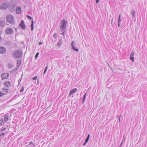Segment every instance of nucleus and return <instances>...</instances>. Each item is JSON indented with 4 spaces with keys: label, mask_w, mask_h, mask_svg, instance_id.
<instances>
[{
    "label": "nucleus",
    "mask_w": 147,
    "mask_h": 147,
    "mask_svg": "<svg viewBox=\"0 0 147 147\" xmlns=\"http://www.w3.org/2000/svg\"><path fill=\"white\" fill-rule=\"evenodd\" d=\"M67 22L65 20L63 19L59 23V26L60 28V31L61 32H63L66 29V25Z\"/></svg>",
    "instance_id": "f257e3e1"
},
{
    "label": "nucleus",
    "mask_w": 147,
    "mask_h": 147,
    "mask_svg": "<svg viewBox=\"0 0 147 147\" xmlns=\"http://www.w3.org/2000/svg\"><path fill=\"white\" fill-rule=\"evenodd\" d=\"M22 51L21 50H15L13 52V56L16 58H19L22 56Z\"/></svg>",
    "instance_id": "f03ea898"
},
{
    "label": "nucleus",
    "mask_w": 147,
    "mask_h": 147,
    "mask_svg": "<svg viewBox=\"0 0 147 147\" xmlns=\"http://www.w3.org/2000/svg\"><path fill=\"white\" fill-rule=\"evenodd\" d=\"M7 21L9 23L12 24L14 22V18L13 16L11 15H7L6 17Z\"/></svg>",
    "instance_id": "7ed1b4c3"
},
{
    "label": "nucleus",
    "mask_w": 147,
    "mask_h": 147,
    "mask_svg": "<svg viewBox=\"0 0 147 147\" xmlns=\"http://www.w3.org/2000/svg\"><path fill=\"white\" fill-rule=\"evenodd\" d=\"M19 26L23 30H25L26 29V26L24 24L23 20H22L20 22Z\"/></svg>",
    "instance_id": "20e7f679"
},
{
    "label": "nucleus",
    "mask_w": 147,
    "mask_h": 147,
    "mask_svg": "<svg viewBox=\"0 0 147 147\" xmlns=\"http://www.w3.org/2000/svg\"><path fill=\"white\" fill-rule=\"evenodd\" d=\"M9 74L7 73H5L1 75V79L2 80H3L7 78L9 76Z\"/></svg>",
    "instance_id": "39448f33"
},
{
    "label": "nucleus",
    "mask_w": 147,
    "mask_h": 147,
    "mask_svg": "<svg viewBox=\"0 0 147 147\" xmlns=\"http://www.w3.org/2000/svg\"><path fill=\"white\" fill-rule=\"evenodd\" d=\"M13 32V29L11 28H8L5 30V32L7 34H11Z\"/></svg>",
    "instance_id": "423d86ee"
},
{
    "label": "nucleus",
    "mask_w": 147,
    "mask_h": 147,
    "mask_svg": "<svg viewBox=\"0 0 147 147\" xmlns=\"http://www.w3.org/2000/svg\"><path fill=\"white\" fill-rule=\"evenodd\" d=\"M6 51V49L5 48L3 47L0 46V53L3 54Z\"/></svg>",
    "instance_id": "0eeeda50"
},
{
    "label": "nucleus",
    "mask_w": 147,
    "mask_h": 147,
    "mask_svg": "<svg viewBox=\"0 0 147 147\" xmlns=\"http://www.w3.org/2000/svg\"><path fill=\"white\" fill-rule=\"evenodd\" d=\"M0 7L1 9H7L8 6L7 3H3L1 5Z\"/></svg>",
    "instance_id": "6e6552de"
},
{
    "label": "nucleus",
    "mask_w": 147,
    "mask_h": 147,
    "mask_svg": "<svg viewBox=\"0 0 147 147\" xmlns=\"http://www.w3.org/2000/svg\"><path fill=\"white\" fill-rule=\"evenodd\" d=\"M134 52H133L131 53L130 57V59L133 62H134Z\"/></svg>",
    "instance_id": "1a4fd4ad"
},
{
    "label": "nucleus",
    "mask_w": 147,
    "mask_h": 147,
    "mask_svg": "<svg viewBox=\"0 0 147 147\" xmlns=\"http://www.w3.org/2000/svg\"><path fill=\"white\" fill-rule=\"evenodd\" d=\"M77 88H75L71 90L70 91L69 96H70L73 93L77 91Z\"/></svg>",
    "instance_id": "9d476101"
},
{
    "label": "nucleus",
    "mask_w": 147,
    "mask_h": 147,
    "mask_svg": "<svg viewBox=\"0 0 147 147\" xmlns=\"http://www.w3.org/2000/svg\"><path fill=\"white\" fill-rule=\"evenodd\" d=\"M4 84L6 87H9L11 86L10 83L9 81H7L5 82L4 83Z\"/></svg>",
    "instance_id": "9b49d317"
},
{
    "label": "nucleus",
    "mask_w": 147,
    "mask_h": 147,
    "mask_svg": "<svg viewBox=\"0 0 147 147\" xmlns=\"http://www.w3.org/2000/svg\"><path fill=\"white\" fill-rule=\"evenodd\" d=\"M5 20H1L0 21V26L3 27L5 26Z\"/></svg>",
    "instance_id": "f8f14e48"
},
{
    "label": "nucleus",
    "mask_w": 147,
    "mask_h": 147,
    "mask_svg": "<svg viewBox=\"0 0 147 147\" xmlns=\"http://www.w3.org/2000/svg\"><path fill=\"white\" fill-rule=\"evenodd\" d=\"M21 8L20 7H17L16 9V13L17 14H20L21 13Z\"/></svg>",
    "instance_id": "ddd939ff"
},
{
    "label": "nucleus",
    "mask_w": 147,
    "mask_h": 147,
    "mask_svg": "<svg viewBox=\"0 0 147 147\" xmlns=\"http://www.w3.org/2000/svg\"><path fill=\"white\" fill-rule=\"evenodd\" d=\"M34 22H33V19H32V21L31 22V25H30V26H31V30L32 31H33L34 30Z\"/></svg>",
    "instance_id": "4468645a"
},
{
    "label": "nucleus",
    "mask_w": 147,
    "mask_h": 147,
    "mask_svg": "<svg viewBox=\"0 0 147 147\" xmlns=\"http://www.w3.org/2000/svg\"><path fill=\"white\" fill-rule=\"evenodd\" d=\"M22 63V61L21 60H17V67H19L20 66L21 63Z\"/></svg>",
    "instance_id": "2eb2a0df"
},
{
    "label": "nucleus",
    "mask_w": 147,
    "mask_h": 147,
    "mask_svg": "<svg viewBox=\"0 0 147 147\" xmlns=\"http://www.w3.org/2000/svg\"><path fill=\"white\" fill-rule=\"evenodd\" d=\"M62 40L61 38L60 39H59V41L57 43V45L58 46H61L62 43Z\"/></svg>",
    "instance_id": "dca6fc26"
},
{
    "label": "nucleus",
    "mask_w": 147,
    "mask_h": 147,
    "mask_svg": "<svg viewBox=\"0 0 147 147\" xmlns=\"http://www.w3.org/2000/svg\"><path fill=\"white\" fill-rule=\"evenodd\" d=\"M86 93L83 96V98H82V103H84L85 100L86 96Z\"/></svg>",
    "instance_id": "f3484780"
},
{
    "label": "nucleus",
    "mask_w": 147,
    "mask_h": 147,
    "mask_svg": "<svg viewBox=\"0 0 147 147\" xmlns=\"http://www.w3.org/2000/svg\"><path fill=\"white\" fill-rule=\"evenodd\" d=\"M5 44L7 46H9L11 45V43L9 41L6 40L5 42Z\"/></svg>",
    "instance_id": "a211bd4d"
},
{
    "label": "nucleus",
    "mask_w": 147,
    "mask_h": 147,
    "mask_svg": "<svg viewBox=\"0 0 147 147\" xmlns=\"http://www.w3.org/2000/svg\"><path fill=\"white\" fill-rule=\"evenodd\" d=\"M131 13L132 15L133 18H135V17L136 11L134 10H131Z\"/></svg>",
    "instance_id": "6ab92c4d"
},
{
    "label": "nucleus",
    "mask_w": 147,
    "mask_h": 147,
    "mask_svg": "<svg viewBox=\"0 0 147 147\" xmlns=\"http://www.w3.org/2000/svg\"><path fill=\"white\" fill-rule=\"evenodd\" d=\"M71 49H72L74 51L78 52L79 51L78 49L76 48L75 47L74 45L72 46V47H71Z\"/></svg>",
    "instance_id": "aec40b11"
},
{
    "label": "nucleus",
    "mask_w": 147,
    "mask_h": 147,
    "mask_svg": "<svg viewBox=\"0 0 147 147\" xmlns=\"http://www.w3.org/2000/svg\"><path fill=\"white\" fill-rule=\"evenodd\" d=\"M9 117L7 115H5L4 117V122H6L8 120Z\"/></svg>",
    "instance_id": "412c9836"
},
{
    "label": "nucleus",
    "mask_w": 147,
    "mask_h": 147,
    "mask_svg": "<svg viewBox=\"0 0 147 147\" xmlns=\"http://www.w3.org/2000/svg\"><path fill=\"white\" fill-rule=\"evenodd\" d=\"M28 145H31V147H34L35 146V144H33V142L31 141L29 142Z\"/></svg>",
    "instance_id": "4be33fe9"
},
{
    "label": "nucleus",
    "mask_w": 147,
    "mask_h": 147,
    "mask_svg": "<svg viewBox=\"0 0 147 147\" xmlns=\"http://www.w3.org/2000/svg\"><path fill=\"white\" fill-rule=\"evenodd\" d=\"M5 122H4V120L2 119L0 120V125L1 126L3 125Z\"/></svg>",
    "instance_id": "5701e85b"
},
{
    "label": "nucleus",
    "mask_w": 147,
    "mask_h": 147,
    "mask_svg": "<svg viewBox=\"0 0 147 147\" xmlns=\"http://www.w3.org/2000/svg\"><path fill=\"white\" fill-rule=\"evenodd\" d=\"M1 90H2V91L3 92H6L7 93L8 91H5V90H8L7 89H6V88H3L1 89Z\"/></svg>",
    "instance_id": "b1692460"
},
{
    "label": "nucleus",
    "mask_w": 147,
    "mask_h": 147,
    "mask_svg": "<svg viewBox=\"0 0 147 147\" xmlns=\"http://www.w3.org/2000/svg\"><path fill=\"white\" fill-rule=\"evenodd\" d=\"M121 14H120L119 16V18L118 21V22L120 23L121 22Z\"/></svg>",
    "instance_id": "393cba45"
},
{
    "label": "nucleus",
    "mask_w": 147,
    "mask_h": 147,
    "mask_svg": "<svg viewBox=\"0 0 147 147\" xmlns=\"http://www.w3.org/2000/svg\"><path fill=\"white\" fill-rule=\"evenodd\" d=\"M48 68V66L47 65L46 66V67L45 68V69H44V72H43V74H45L46 73V71H47Z\"/></svg>",
    "instance_id": "a878e982"
},
{
    "label": "nucleus",
    "mask_w": 147,
    "mask_h": 147,
    "mask_svg": "<svg viewBox=\"0 0 147 147\" xmlns=\"http://www.w3.org/2000/svg\"><path fill=\"white\" fill-rule=\"evenodd\" d=\"M5 94L4 93H3L0 90V97L3 96V95H4L6 94Z\"/></svg>",
    "instance_id": "bb28decb"
},
{
    "label": "nucleus",
    "mask_w": 147,
    "mask_h": 147,
    "mask_svg": "<svg viewBox=\"0 0 147 147\" xmlns=\"http://www.w3.org/2000/svg\"><path fill=\"white\" fill-rule=\"evenodd\" d=\"M8 67L9 68L11 69L13 68V66L11 64H8Z\"/></svg>",
    "instance_id": "cd10ccee"
},
{
    "label": "nucleus",
    "mask_w": 147,
    "mask_h": 147,
    "mask_svg": "<svg viewBox=\"0 0 147 147\" xmlns=\"http://www.w3.org/2000/svg\"><path fill=\"white\" fill-rule=\"evenodd\" d=\"M39 53L38 52L36 54L35 56V59H37V57H38L39 55Z\"/></svg>",
    "instance_id": "c85d7f7f"
},
{
    "label": "nucleus",
    "mask_w": 147,
    "mask_h": 147,
    "mask_svg": "<svg viewBox=\"0 0 147 147\" xmlns=\"http://www.w3.org/2000/svg\"><path fill=\"white\" fill-rule=\"evenodd\" d=\"M24 87L23 86H22L21 88L20 92H22L24 91Z\"/></svg>",
    "instance_id": "c756f323"
},
{
    "label": "nucleus",
    "mask_w": 147,
    "mask_h": 147,
    "mask_svg": "<svg viewBox=\"0 0 147 147\" xmlns=\"http://www.w3.org/2000/svg\"><path fill=\"white\" fill-rule=\"evenodd\" d=\"M57 37V33H55L53 34V37L54 38H56Z\"/></svg>",
    "instance_id": "7c9ffc66"
},
{
    "label": "nucleus",
    "mask_w": 147,
    "mask_h": 147,
    "mask_svg": "<svg viewBox=\"0 0 147 147\" xmlns=\"http://www.w3.org/2000/svg\"><path fill=\"white\" fill-rule=\"evenodd\" d=\"M26 16L27 17L28 19L30 20H32L33 19L32 17H31L29 15H26Z\"/></svg>",
    "instance_id": "2f4dec72"
},
{
    "label": "nucleus",
    "mask_w": 147,
    "mask_h": 147,
    "mask_svg": "<svg viewBox=\"0 0 147 147\" xmlns=\"http://www.w3.org/2000/svg\"><path fill=\"white\" fill-rule=\"evenodd\" d=\"M5 135V133H2L0 134V137H2V136H4Z\"/></svg>",
    "instance_id": "473e14b6"
},
{
    "label": "nucleus",
    "mask_w": 147,
    "mask_h": 147,
    "mask_svg": "<svg viewBox=\"0 0 147 147\" xmlns=\"http://www.w3.org/2000/svg\"><path fill=\"white\" fill-rule=\"evenodd\" d=\"M122 116V115H119V116H117V117H118V118H119V122H120V118Z\"/></svg>",
    "instance_id": "72a5a7b5"
},
{
    "label": "nucleus",
    "mask_w": 147,
    "mask_h": 147,
    "mask_svg": "<svg viewBox=\"0 0 147 147\" xmlns=\"http://www.w3.org/2000/svg\"><path fill=\"white\" fill-rule=\"evenodd\" d=\"M65 31H63V32H62V33H61V34L63 36V38H65Z\"/></svg>",
    "instance_id": "f704fd0d"
},
{
    "label": "nucleus",
    "mask_w": 147,
    "mask_h": 147,
    "mask_svg": "<svg viewBox=\"0 0 147 147\" xmlns=\"http://www.w3.org/2000/svg\"><path fill=\"white\" fill-rule=\"evenodd\" d=\"M1 131L2 132L4 131L6 129V127H4L3 128H1Z\"/></svg>",
    "instance_id": "c9c22d12"
},
{
    "label": "nucleus",
    "mask_w": 147,
    "mask_h": 147,
    "mask_svg": "<svg viewBox=\"0 0 147 147\" xmlns=\"http://www.w3.org/2000/svg\"><path fill=\"white\" fill-rule=\"evenodd\" d=\"M74 45V41H73L72 42H71V47H72V46L73 45Z\"/></svg>",
    "instance_id": "e433bc0d"
},
{
    "label": "nucleus",
    "mask_w": 147,
    "mask_h": 147,
    "mask_svg": "<svg viewBox=\"0 0 147 147\" xmlns=\"http://www.w3.org/2000/svg\"><path fill=\"white\" fill-rule=\"evenodd\" d=\"M22 78H21L18 81V83L19 84H20L21 82V80Z\"/></svg>",
    "instance_id": "4c0bfd02"
},
{
    "label": "nucleus",
    "mask_w": 147,
    "mask_h": 147,
    "mask_svg": "<svg viewBox=\"0 0 147 147\" xmlns=\"http://www.w3.org/2000/svg\"><path fill=\"white\" fill-rule=\"evenodd\" d=\"M87 142L86 141H85L84 143L83 144V146H84L86 145V143L87 142Z\"/></svg>",
    "instance_id": "58836bf2"
},
{
    "label": "nucleus",
    "mask_w": 147,
    "mask_h": 147,
    "mask_svg": "<svg viewBox=\"0 0 147 147\" xmlns=\"http://www.w3.org/2000/svg\"><path fill=\"white\" fill-rule=\"evenodd\" d=\"M87 142L86 141H85L84 143L83 144V146H84L86 145V143L87 142Z\"/></svg>",
    "instance_id": "ea45409f"
},
{
    "label": "nucleus",
    "mask_w": 147,
    "mask_h": 147,
    "mask_svg": "<svg viewBox=\"0 0 147 147\" xmlns=\"http://www.w3.org/2000/svg\"><path fill=\"white\" fill-rule=\"evenodd\" d=\"M37 78V76H35V77H33L32 78V79L34 80H36V78Z\"/></svg>",
    "instance_id": "a19ab883"
},
{
    "label": "nucleus",
    "mask_w": 147,
    "mask_h": 147,
    "mask_svg": "<svg viewBox=\"0 0 147 147\" xmlns=\"http://www.w3.org/2000/svg\"><path fill=\"white\" fill-rule=\"evenodd\" d=\"M42 42H39L38 43V45H42Z\"/></svg>",
    "instance_id": "79ce46f5"
},
{
    "label": "nucleus",
    "mask_w": 147,
    "mask_h": 147,
    "mask_svg": "<svg viewBox=\"0 0 147 147\" xmlns=\"http://www.w3.org/2000/svg\"><path fill=\"white\" fill-rule=\"evenodd\" d=\"M89 140V138H87L86 139V140H85V141H86L87 142H88Z\"/></svg>",
    "instance_id": "37998d69"
},
{
    "label": "nucleus",
    "mask_w": 147,
    "mask_h": 147,
    "mask_svg": "<svg viewBox=\"0 0 147 147\" xmlns=\"http://www.w3.org/2000/svg\"><path fill=\"white\" fill-rule=\"evenodd\" d=\"M100 0H96V3L97 4Z\"/></svg>",
    "instance_id": "c03bdc74"
},
{
    "label": "nucleus",
    "mask_w": 147,
    "mask_h": 147,
    "mask_svg": "<svg viewBox=\"0 0 147 147\" xmlns=\"http://www.w3.org/2000/svg\"><path fill=\"white\" fill-rule=\"evenodd\" d=\"M117 24H118V27H120V23L118 22Z\"/></svg>",
    "instance_id": "a18cd8bd"
},
{
    "label": "nucleus",
    "mask_w": 147,
    "mask_h": 147,
    "mask_svg": "<svg viewBox=\"0 0 147 147\" xmlns=\"http://www.w3.org/2000/svg\"><path fill=\"white\" fill-rule=\"evenodd\" d=\"M90 137V135L89 134L88 135V136H87V138H88L89 139Z\"/></svg>",
    "instance_id": "49530a36"
},
{
    "label": "nucleus",
    "mask_w": 147,
    "mask_h": 147,
    "mask_svg": "<svg viewBox=\"0 0 147 147\" xmlns=\"http://www.w3.org/2000/svg\"><path fill=\"white\" fill-rule=\"evenodd\" d=\"M125 140V139H124V136H123V139L122 141V143L123 142V140Z\"/></svg>",
    "instance_id": "de8ad7c7"
},
{
    "label": "nucleus",
    "mask_w": 147,
    "mask_h": 147,
    "mask_svg": "<svg viewBox=\"0 0 147 147\" xmlns=\"http://www.w3.org/2000/svg\"><path fill=\"white\" fill-rule=\"evenodd\" d=\"M122 144V142H121V144H120V146H119V147H121Z\"/></svg>",
    "instance_id": "09e8293b"
},
{
    "label": "nucleus",
    "mask_w": 147,
    "mask_h": 147,
    "mask_svg": "<svg viewBox=\"0 0 147 147\" xmlns=\"http://www.w3.org/2000/svg\"><path fill=\"white\" fill-rule=\"evenodd\" d=\"M107 64L108 65V66L109 67H110L111 68V67L109 65V64L108 63H107Z\"/></svg>",
    "instance_id": "8fccbe9b"
},
{
    "label": "nucleus",
    "mask_w": 147,
    "mask_h": 147,
    "mask_svg": "<svg viewBox=\"0 0 147 147\" xmlns=\"http://www.w3.org/2000/svg\"><path fill=\"white\" fill-rule=\"evenodd\" d=\"M17 70V69H15L13 70V71H15Z\"/></svg>",
    "instance_id": "3c124183"
},
{
    "label": "nucleus",
    "mask_w": 147,
    "mask_h": 147,
    "mask_svg": "<svg viewBox=\"0 0 147 147\" xmlns=\"http://www.w3.org/2000/svg\"><path fill=\"white\" fill-rule=\"evenodd\" d=\"M113 19H112V20H111V24H112V22H113Z\"/></svg>",
    "instance_id": "603ef678"
},
{
    "label": "nucleus",
    "mask_w": 147,
    "mask_h": 147,
    "mask_svg": "<svg viewBox=\"0 0 147 147\" xmlns=\"http://www.w3.org/2000/svg\"><path fill=\"white\" fill-rule=\"evenodd\" d=\"M28 146L27 145H26L25 146Z\"/></svg>",
    "instance_id": "864d4df0"
},
{
    "label": "nucleus",
    "mask_w": 147,
    "mask_h": 147,
    "mask_svg": "<svg viewBox=\"0 0 147 147\" xmlns=\"http://www.w3.org/2000/svg\"><path fill=\"white\" fill-rule=\"evenodd\" d=\"M1 83V81H0V83Z\"/></svg>",
    "instance_id": "5fc2aeb1"
},
{
    "label": "nucleus",
    "mask_w": 147,
    "mask_h": 147,
    "mask_svg": "<svg viewBox=\"0 0 147 147\" xmlns=\"http://www.w3.org/2000/svg\"><path fill=\"white\" fill-rule=\"evenodd\" d=\"M67 30H65V31H67Z\"/></svg>",
    "instance_id": "6e6d98bb"
},
{
    "label": "nucleus",
    "mask_w": 147,
    "mask_h": 147,
    "mask_svg": "<svg viewBox=\"0 0 147 147\" xmlns=\"http://www.w3.org/2000/svg\"><path fill=\"white\" fill-rule=\"evenodd\" d=\"M67 30H65V31H67Z\"/></svg>",
    "instance_id": "4d7b16f0"
}]
</instances>
